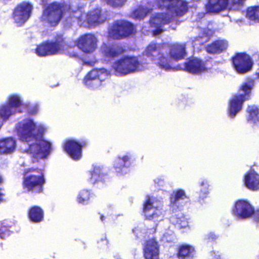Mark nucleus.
<instances>
[{
  "label": "nucleus",
  "instance_id": "1a4fd4ad",
  "mask_svg": "<svg viewBox=\"0 0 259 259\" xmlns=\"http://www.w3.org/2000/svg\"><path fill=\"white\" fill-rule=\"evenodd\" d=\"M141 65L137 57L124 56L114 61L112 67L119 75H125L138 71Z\"/></svg>",
  "mask_w": 259,
  "mask_h": 259
},
{
  "label": "nucleus",
  "instance_id": "de8ad7c7",
  "mask_svg": "<svg viewBox=\"0 0 259 259\" xmlns=\"http://www.w3.org/2000/svg\"><path fill=\"white\" fill-rule=\"evenodd\" d=\"M254 75L255 76V79L259 80V71L257 72H255Z\"/></svg>",
  "mask_w": 259,
  "mask_h": 259
},
{
  "label": "nucleus",
  "instance_id": "6ab92c4d",
  "mask_svg": "<svg viewBox=\"0 0 259 259\" xmlns=\"http://www.w3.org/2000/svg\"><path fill=\"white\" fill-rule=\"evenodd\" d=\"M103 75L105 73L101 69H93L84 76L83 83L88 88H96L104 80Z\"/></svg>",
  "mask_w": 259,
  "mask_h": 259
},
{
  "label": "nucleus",
  "instance_id": "a18cd8bd",
  "mask_svg": "<svg viewBox=\"0 0 259 259\" xmlns=\"http://www.w3.org/2000/svg\"><path fill=\"white\" fill-rule=\"evenodd\" d=\"M218 236L213 232H210L208 234L205 238V240L207 243H213L215 242Z\"/></svg>",
  "mask_w": 259,
  "mask_h": 259
},
{
  "label": "nucleus",
  "instance_id": "aec40b11",
  "mask_svg": "<svg viewBox=\"0 0 259 259\" xmlns=\"http://www.w3.org/2000/svg\"><path fill=\"white\" fill-rule=\"evenodd\" d=\"M102 50L105 57L110 58L118 57L125 52L124 47L118 43L110 45L104 44L102 47Z\"/></svg>",
  "mask_w": 259,
  "mask_h": 259
},
{
  "label": "nucleus",
  "instance_id": "b1692460",
  "mask_svg": "<svg viewBox=\"0 0 259 259\" xmlns=\"http://www.w3.org/2000/svg\"><path fill=\"white\" fill-rule=\"evenodd\" d=\"M195 253V249L192 245L181 244L178 248L176 256L178 259H194Z\"/></svg>",
  "mask_w": 259,
  "mask_h": 259
},
{
  "label": "nucleus",
  "instance_id": "f704fd0d",
  "mask_svg": "<svg viewBox=\"0 0 259 259\" xmlns=\"http://www.w3.org/2000/svg\"><path fill=\"white\" fill-rule=\"evenodd\" d=\"M10 226L6 224L4 222L0 221V238L5 239L11 234Z\"/></svg>",
  "mask_w": 259,
  "mask_h": 259
},
{
  "label": "nucleus",
  "instance_id": "9d476101",
  "mask_svg": "<svg viewBox=\"0 0 259 259\" xmlns=\"http://www.w3.org/2000/svg\"><path fill=\"white\" fill-rule=\"evenodd\" d=\"M158 8L172 11L176 16L182 17L188 11V3L184 0H155Z\"/></svg>",
  "mask_w": 259,
  "mask_h": 259
},
{
  "label": "nucleus",
  "instance_id": "20e7f679",
  "mask_svg": "<svg viewBox=\"0 0 259 259\" xmlns=\"http://www.w3.org/2000/svg\"><path fill=\"white\" fill-rule=\"evenodd\" d=\"M167 48L162 43L151 42L146 48L145 55L161 69L171 68L169 57L166 55Z\"/></svg>",
  "mask_w": 259,
  "mask_h": 259
},
{
  "label": "nucleus",
  "instance_id": "c756f323",
  "mask_svg": "<svg viewBox=\"0 0 259 259\" xmlns=\"http://www.w3.org/2000/svg\"><path fill=\"white\" fill-rule=\"evenodd\" d=\"M246 112L248 113L247 122L253 123V125L259 126V107L255 105H248Z\"/></svg>",
  "mask_w": 259,
  "mask_h": 259
},
{
  "label": "nucleus",
  "instance_id": "cd10ccee",
  "mask_svg": "<svg viewBox=\"0 0 259 259\" xmlns=\"http://www.w3.org/2000/svg\"><path fill=\"white\" fill-rule=\"evenodd\" d=\"M16 141L11 137L4 138L0 140V153L11 154L15 150Z\"/></svg>",
  "mask_w": 259,
  "mask_h": 259
},
{
  "label": "nucleus",
  "instance_id": "37998d69",
  "mask_svg": "<svg viewBox=\"0 0 259 259\" xmlns=\"http://www.w3.org/2000/svg\"><path fill=\"white\" fill-rule=\"evenodd\" d=\"M201 189L200 193L202 195H207L208 193L209 185L207 181H203L200 183Z\"/></svg>",
  "mask_w": 259,
  "mask_h": 259
},
{
  "label": "nucleus",
  "instance_id": "e433bc0d",
  "mask_svg": "<svg viewBox=\"0 0 259 259\" xmlns=\"http://www.w3.org/2000/svg\"><path fill=\"white\" fill-rule=\"evenodd\" d=\"M11 109L8 104L3 106L0 108V116L5 119L8 118L12 114Z\"/></svg>",
  "mask_w": 259,
  "mask_h": 259
},
{
  "label": "nucleus",
  "instance_id": "a19ab883",
  "mask_svg": "<svg viewBox=\"0 0 259 259\" xmlns=\"http://www.w3.org/2000/svg\"><path fill=\"white\" fill-rule=\"evenodd\" d=\"M176 225L179 229L185 228L189 226L188 221L184 216L178 217L176 219Z\"/></svg>",
  "mask_w": 259,
  "mask_h": 259
},
{
  "label": "nucleus",
  "instance_id": "6e6552de",
  "mask_svg": "<svg viewBox=\"0 0 259 259\" xmlns=\"http://www.w3.org/2000/svg\"><path fill=\"white\" fill-rule=\"evenodd\" d=\"M136 33L135 26L128 21L117 20L108 28V37L114 40L126 38Z\"/></svg>",
  "mask_w": 259,
  "mask_h": 259
},
{
  "label": "nucleus",
  "instance_id": "9b49d317",
  "mask_svg": "<svg viewBox=\"0 0 259 259\" xmlns=\"http://www.w3.org/2000/svg\"><path fill=\"white\" fill-rule=\"evenodd\" d=\"M232 66L236 72L240 74L250 71L253 65L250 57L245 53H237L232 58Z\"/></svg>",
  "mask_w": 259,
  "mask_h": 259
},
{
  "label": "nucleus",
  "instance_id": "f257e3e1",
  "mask_svg": "<svg viewBox=\"0 0 259 259\" xmlns=\"http://www.w3.org/2000/svg\"><path fill=\"white\" fill-rule=\"evenodd\" d=\"M16 130L19 140L29 143L34 141L25 149V152L34 159H45L51 153L52 143L42 138L44 130L38 127L32 119L19 122Z\"/></svg>",
  "mask_w": 259,
  "mask_h": 259
},
{
  "label": "nucleus",
  "instance_id": "f3484780",
  "mask_svg": "<svg viewBox=\"0 0 259 259\" xmlns=\"http://www.w3.org/2000/svg\"><path fill=\"white\" fill-rule=\"evenodd\" d=\"M154 200L147 196L143 203V212L146 220L155 221L162 215L161 210L158 207L153 206Z\"/></svg>",
  "mask_w": 259,
  "mask_h": 259
},
{
  "label": "nucleus",
  "instance_id": "7ed1b4c3",
  "mask_svg": "<svg viewBox=\"0 0 259 259\" xmlns=\"http://www.w3.org/2000/svg\"><path fill=\"white\" fill-rule=\"evenodd\" d=\"M254 85V79H249L247 81L243 82L238 89V91L242 92V93L236 94L230 99L228 113L231 118H234L241 110L244 102L250 99L251 91Z\"/></svg>",
  "mask_w": 259,
  "mask_h": 259
},
{
  "label": "nucleus",
  "instance_id": "dca6fc26",
  "mask_svg": "<svg viewBox=\"0 0 259 259\" xmlns=\"http://www.w3.org/2000/svg\"><path fill=\"white\" fill-rule=\"evenodd\" d=\"M183 70L192 74H198L207 71L206 62L197 57H190L184 63Z\"/></svg>",
  "mask_w": 259,
  "mask_h": 259
},
{
  "label": "nucleus",
  "instance_id": "39448f33",
  "mask_svg": "<svg viewBox=\"0 0 259 259\" xmlns=\"http://www.w3.org/2000/svg\"><path fill=\"white\" fill-rule=\"evenodd\" d=\"M65 13V6L63 3L53 2L46 5L44 9L40 19L42 22L51 27L57 26Z\"/></svg>",
  "mask_w": 259,
  "mask_h": 259
},
{
  "label": "nucleus",
  "instance_id": "09e8293b",
  "mask_svg": "<svg viewBox=\"0 0 259 259\" xmlns=\"http://www.w3.org/2000/svg\"><path fill=\"white\" fill-rule=\"evenodd\" d=\"M100 220L103 222L105 220V217L103 214L100 215Z\"/></svg>",
  "mask_w": 259,
  "mask_h": 259
},
{
  "label": "nucleus",
  "instance_id": "2f4dec72",
  "mask_svg": "<svg viewBox=\"0 0 259 259\" xmlns=\"http://www.w3.org/2000/svg\"><path fill=\"white\" fill-rule=\"evenodd\" d=\"M246 16L249 20L259 23V6L247 8Z\"/></svg>",
  "mask_w": 259,
  "mask_h": 259
},
{
  "label": "nucleus",
  "instance_id": "a878e982",
  "mask_svg": "<svg viewBox=\"0 0 259 259\" xmlns=\"http://www.w3.org/2000/svg\"><path fill=\"white\" fill-rule=\"evenodd\" d=\"M227 0H208L206 9L208 13H218L227 9Z\"/></svg>",
  "mask_w": 259,
  "mask_h": 259
},
{
  "label": "nucleus",
  "instance_id": "7c9ffc66",
  "mask_svg": "<svg viewBox=\"0 0 259 259\" xmlns=\"http://www.w3.org/2000/svg\"><path fill=\"white\" fill-rule=\"evenodd\" d=\"M90 180L93 184L100 182H104L105 178L107 175L104 172L102 167L96 165L93 166V169L90 171Z\"/></svg>",
  "mask_w": 259,
  "mask_h": 259
},
{
  "label": "nucleus",
  "instance_id": "8fccbe9b",
  "mask_svg": "<svg viewBox=\"0 0 259 259\" xmlns=\"http://www.w3.org/2000/svg\"><path fill=\"white\" fill-rule=\"evenodd\" d=\"M2 127V124L0 123V129Z\"/></svg>",
  "mask_w": 259,
  "mask_h": 259
},
{
  "label": "nucleus",
  "instance_id": "f03ea898",
  "mask_svg": "<svg viewBox=\"0 0 259 259\" xmlns=\"http://www.w3.org/2000/svg\"><path fill=\"white\" fill-rule=\"evenodd\" d=\"M22 175V187L25 193L34 195L43 193L46 180L42 169L26 168L23 170Z\"/></svg>",
  "mask_w": 259,
  "mask_h": 259
},
{
  "label": "nucleus",
  "instance_id": "4468645a",
  "mask_svg": "<svg viewBox=\"0 0 259 259\" xmlns=\"http://www.w3.org/2000/svg\"><path fill=\"white\" fill-rule=\"evenodd\" d=\"M88 146L86 140L79 142L74 140L66 141L63 146L64 151L73 160H78L82 157V149Z\"/></svg>",
  "mask_w": 259,
  "mask_h": 259
},
{
  "label": "nucleus",
  "instance_id": "79ce46f5",
  "mask_svg": "<svg viewBox=\"0 0 259 259\" xmlns=\"http://www.w3.org/2000/svg\"><path fill=\"white\" fill-rule=\"evenodd\" d=\"M251 209L252 212L249 216V219L251 218L254 222L258 224L259 223V209H255L253 206Z\"/></svg>",
  "mask_w": 259,
  "mask_h": 259
},
{
  "label": "nucleus",
  "instance_id": "473e14b6",
  "mask_svg": "<svg viewBox=\"0 0 259 259\" xmlns=\"http://www.w3.org/2000/svg\"><path fill=\"white\" fill-rule=\"evenodd\" d=\"M92 196L90 191L83 189L78 194L77 197V201L81 204H87Z\"/></svg>",
  "mask_w": 259,
  "mask_h": 259
},
{
  "label": "nucleus",
  "instance_id": "bb28decb",
  "mask_svg": "<svg viewBox=\"0 0 259 259\" xmlns=\"http://www.w3.org/2000/svg\"><path fill=\"white\" fill-rule=\"evenodd\" d=\"M228 47L227 41L224 40H215L206 47V51L211 54L221 53Z\"/></svg>",
  "mask_w": 259,
  "mask_h": 259
},
{
  "label": "nucleus",
  "instance_id": "ddd939ff",
  "mask_svg": "<svg viewBox=\"0 0 259 259\" xmlns=\"http://www.w3.org/2000/svg\"><path fill=\"white\" fill-rule=\"evenodd\" d=\"M253 206L247 200L240 199L237 200L234 203L231 209L232 215L239 220H247L252 212Z\"/></svg>",
  "mask_w": 259,
  "mask_h": 259
},
{
  "label": "nucleus",
  "instance_id": "c03bdc74",
  "mask_svg": "<svg viewBox=\"0 0 259 259\" xmlns=\"http://www.w3.org/2000/svg\"><path fill=\"white\" fill-rule=\"evenodd\" d=\"M98 247L100 248H103L107 247L109 244V241L107 239L106 236L104 235L97 241Z\"/></svg>",
  "mask_w": 259,
  "mask_h": 259
},
{
  "label": "nucleus",
  "instance_id": "c85d7f7f",
  "mask_svg": "<svg viewBox=\"0 0 259 259\" xmlns=\"http://www.w3.org/2000/svg\"><path fill=\"white\" fill-rule=\"evenodd\" d=\"M131 156L127 154L120 157L118 156L114 161L113 167L118 173L122 172L124 168H128L131 165Z\"/></svg>",
  "mask_w": 259,
  "mask_h": 259
},
{
  "label": "nucleus",
  "instance_id": "c9c22d12",
  "mask_svg": "<svg viewBox=\"0 0 259 259\" xmlns=\"http://www.w3.org/2000/svg\"><path fill=\"white\" fill-rule=\"evenodd\" d=\"M149 12V10L145 8H139L135 9L133 12V15L136 18L144 19Z\"/></svg>",
  "mask_w": 259,
  "mask_h": 259
},
{
  "label": "nucleus",
  "instance_id": "5701e85b",
  "mask_svg": "<svg viewBox=\"0 0 259 259\" xmlns=\"http://www.w3.org/2000/svg\"><path fill=\"white\" fill-rule=\"evenodd\" d=\"M169 55L174 61H179L184 59L186 55L185 44L173 43L168 46Z\"/></svg>",
  "mask_w": 259,
  "mask_h": 259
},
{
  "label": "nucleus",
  "instance_id": "2eb2a0df",
  "mask_svg": "<svg viewBox=\"0 0 259 259\" xmlns=\"http://www.w3.org/2000/svg\"><path fill=\"white\" fill-rule=\"evenodd\" d=\"M97 38L94 34L87 33L80 35L75 40L76 46L85 53H93L97 48Z\"/></svg>",
  "mask_w": 259,
  "mask_h": 259
},
{
  "label": "nucleus",
  "instance_id": "72a5a7b5",
  "mask_svg": "<svg viewBox=\"0 0 259 259\" xmlns=\"http://www.w3.org/2000/svg\"><path fill=\"white\" fill-rule=\"evenodd\" d=\"M227 8L230 10H238L243 6L245 0H227Z\"/></svg>",
  "mask_w": 259,
  "mask_h": 259
},
{
  "label": "nucleus",
  "instance_id": "412c9836",
  "mask_svg": "<svg viewBox=\"0 0 259 259\" xmlns=\"http://www.w3.org/2000/svg\"><path fill=\"white\" fill-rule=\"evenodd\" d=\"M173 16L166 12L157 13L152 16L149 20L151 27H163L174 20Z\"/></svg>",
  "mask_w": 259,
  "mask_h": 259
},
{
  "label": "nucleus",
  "instance_id": "4be33fe9",
  "mask_svg": "<svg viewBox=\"0 0 259 259\" xmlns=\"http://www.w3.org/2000/svg\"><path fill=\"white\" fill-rule=\"evenodd\" d=\"M243 183L249 190H259V175L254 170L247 171L244 176Z\"/></svg>",
  "mask_w": 259,
  "mask_h": 259
},
{
  "label": "nucleus",
  "instance_id": "4c0bfd02",
  "mask_svg": "<svg viewBox=\"0 0 259 259\" xmlns=\"http://www.w3.org/2000/svg\"><path fill=\"white\" fill-rule=\"evenodd\" d=\"M187 198L188 197L186 195L185 191L182 189H179L175 192L172 202L174 203H176L180 200H184Z\"/></svg>",
  "mask_w": 259,
  "mask_h": 259
},
{
  "label": "nucleus",
  "instance_id": "393cba45",
  "mask_svg": "<svg viewBox=\"0 0 259 259\" xmlns=\"http://www.w3.org/2000/svg\"><path fill=\"white\" fill-rule=\"evenodd\" d=\"M27 218L31 222L39 223L44 219V211L39 206H32L28 210Z\"/></svg>",
  "mask_w": 259,
  "mask_h": 259
},
{
  "label": "nucleus",
  "instance_id": "f8f14e48",
  "mask_svg": "<svg viewBox=\"0 0 259 259\" xmlns=\"http://www.w3.org/2000/svg\"><path fill=\"white\" fill-rule=\"evenodd\" d=\"M32 6L29 3L23 2L18 4L14 8L12 18L18 27L22 26L30 18Z\"/></svg>",
  "mask_w": 259,
  "mask_h": 259
},
{
  "label": "nucleus",
  "instance_id": "58836bf2",
  "mask_svg": "<svg viewBox=\"0 0 259 259\" xmlns=\"http://www.w3.org/2000/svg\"><path fill=\"white\" fill-rule=\"evenodd\" d=\"M11 108L18 107L22 104L20 98L17 95H12L10 97L8 104Z\"/></svg>",
  "mask_w": 259,
  "mask_h": 259
},
{
  "label": "nucleus",
  "instance_id": "423d86ee",
  "mask_svg": "<svg viewBox=\"0 0 259 259\" xmlns=\"http://www.w3.org/2000/svg\"><path fill=\"white\" fill-rule=\"evenodd\" d=\"M67 45L66 38L64 34L57 33L54 41H46L38 45L35 52L39 56L55 55L63 51Z\"/></svg>",
  "mask_w": 259,
  "mask_h": 259
},
{
  "label": "nucleus",
  "instance_id": "49530a36",
  "mask_svg": "<svg viewBox=\"0 0 259 259\" xmlns=\"http://www.w3.org/2000/svg\"><path fill=\"white\" fill-rule=\"evenodd\" d=\"M156 29L153 30V34L156 35L160 34L163 31L162 27H154Z\"/></svg>",
  "mask_w": 259,
  "mask_h": 259
},
{
  "label": "nucleus",
  "instance_id": "a211bd4d",
  "mask_svg": "<svg viewBox=\"0 0 259 259\" xmlns=\"http://www.w3.org/2000/svg\"><path fill=\"white\" fill-rule=\"evenodd\" d=\"M143 254L145 259H159V246L154 238H150L144 243Z\"/></svg>",
  "mask_w": 259,
  "mask_h": 259
},
{
  "label": "nucleus",
  "instance_id": "ea45409f",
  "mask_svg": "<svg viewBox=\"0 0 259 259\" xmlns=\"http://www.w3.org/2000/svg\"><path fill=\"white\" fill-rule=\"evenodd\" d=\"M109 6L114 8H120L124 6L127 0H105Z\"/></svg>",
  "mask_w": 259,
  "mask_h": 259
},
{
  "label": "nucleus",
  "instance_id": "0eeeda50",
  "mask_svg": "<svg viewBox=\"0 0 259 259\" xmlns=\"http://www.w3.org/2000/svg\"><path fill=\"white\" fill-rule=\"evenodd\" d=\"M69 17L79 22H86L90 26H95L104 23L107 18L100 9H94L85 13L82 8L73 11Z\"/></svg>",
  "mask_w": 259,
  "mask_h": 259
}]
</instances>
